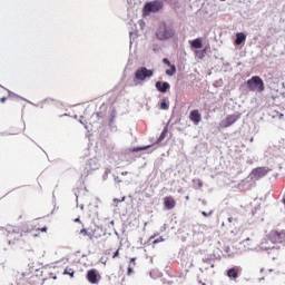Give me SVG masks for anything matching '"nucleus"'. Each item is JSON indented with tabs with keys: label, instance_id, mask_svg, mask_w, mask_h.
I'll return each instance as SVG.
<instances>
[{
	"label": "nucleus",
	"instance_id": "f257e3e1",
	"mask_svg": "<svg viewBox=\"0 0 285 285\" xmlns=\"http://www.w3.org/2000/svg\"><path fill=\"white\" fill-rule=\"evenodd\" d=\"M174 37L175 29L166 24V22H161L156 30V38L158 39V41H168V39H173Z\"/></svg>",
	"mask_w": 285,
	"mask_h": 285
},
{
	"label": "nucleus",
	"instance_id": "f03ea898",
	"mask_svg": "<svg viewBox=\"0 0 285 285\" xmlns=\"http://www.w3.org/2000/svg\"><path fill=\"white\" fill-rule=\"evenodd\" d=\"M246 88L250 92L262 94L264 92V81L259 76H253L250 79L246 80Z\"/></svg>",
	"mask_w": 285,
	"mask_h": 285
},
{
	"label": "nucleus",
	"instance_id": "7ed1b4c3",
	"mask_svg": "<svg viewBox=\"0 0 285 285\" xmlns=\"http://www.w3.org/2000/svg\"><path fill=\"white\" fill-rule=\"evenodd\" d=\"M160 10H164V2L161 0H154L144 6L142 12L145 16H148L151 12H159Z\"/></svg>",
	"mask_w": 285,
	"mask_h": 285
},
{
	"label": "nucleus",
	"instance_id": "20e7f679",
	"mask_svg": "<svg viewBox=\"0 0 285 285\" xmlns=\"http://www.w3.org/2000/svg\"><path fill=\"white\" fill-rule=\"evenodd\" d=\"M267 238L272 244H285V230L278 232L277 229H274L268 233Z\"/></svg>",
	"mask_w": 285,
	"mask_h": 285
},
{
	"label": "nucleus",
	"instance_id": "39448f33",
	"mask_svg": "<svg viewBox=\"0 0 285 285\" xmlns=\"http://www.w3.org/2000/svg\"><path fill=\"white\" fill-rule=\"evenodd\" d=\"M85 278L87 279V283L97 285L101 281V274H99V271L97 268H91L87 271L85 274Z\"/></svg>",
	"mask_w": 285,
	"mask_h": 285
},
{
	"label": "nucleus",
	"instance_id": "423d86ee",
	"mask_svg": "<svg viewBox=\"0 0 285 285\" xmlns=\"http://www.w3.org/2000/svg\"><path fill=\"white\" fill-rule=\"evenodd\" d=\"M242 118L240 112H234L232 115H227L223 121H220V128H229L234 122H237Z\"/></svg>",
	"mask_w": 285,
	"mask_h": 285
},
{
	"label": "nucleus",
	"instance_id": "0eeeda50",
	"mask_svg": "<svg viewBox=\"0 0 285 285\" xmlns=\"http://www.w3.org/2000/svg\"><path fill=\"white\" fill-rule=\"evenodd\" d=\"M151 77H154V73H134V79L131 80L129 86H142V83H145V80L150 79Z\"/></svg>",
	"mask_w": 285,
	"mask_h": 285
},
{
	"label": "nucleus",
	"instance_id": "6e6552de",
	"mask_svg": "<svg viewBox=\"0 0 285 285\" xmlns=\"http://www.w3.org/2000/svg\"><path fill=\"white\" fill-rule=\"evenodd\" d=\"M268 173H271V168L268 167H255L250 171V179L259 180L264 178Z\"/></svg>",
	"mask_w": 285,
	"mask_h": 285
},
{
	"label": "nucleus",
	"instance_id": "1a4fd4ad",
	"mask_svg": "<svg viewBox=\"0 0 285 285\" xmlns=\"http://www.w3.org/2000/svg\"><path fill=\"white\" fill-rule=\"evenodd\" d=\"M264 77L266 78V85H268V89H272V90L278 92V89H276V87L279 83H284V82L278 80V78H273V73H266V75H264Z\"/></svg>",
	"mask_w": 285,
	"mask_h": 285
},
{
	"label": "nucleus",
	"instance_id": "9d476101",
	"mask_svg": "<svg viewBox=\"0 0 285 285\" xmlns=\"http://www.w3.org/2000/svg\"><path fill=\"white\" fill-rule=\"evenodd\" d=\"M117 118V110L115 107H110V115L108 117V129L110 132H117V125H115V119Z\"/></svg>",
	"mask_w": 285,
	"mask_h": 285
},
{
	"label": "nucleus",
	"instance_id": "9b49d317",
	"mask_svg": "<svg viewBox=\"0 0 285 285\" xmlns=\"http://www.w3.org/2000/svg\"><path fill=\"white\" fill-rule=\"evenodd\" d=\"M154 88L156 89V91H158V94L165 95L170 90V82H168V81H156L154 83Z\"/></svg>",
	"mask_w": 285,
	"mask_h": 285
},
{
	"label": "nucleus",
	"instance_id": "f8f14e48",
	"mask_svg": "<svg viewBox=\"0 0 285 285\" xmlns=\"http://www.w3.org/2000/svg\"><path fill=\"white\" fill-rule=\"evenodd\" d=\"M242 272V267L234 266L225 269V276L229 279H237L239 278V273Z\"/></svg>",
	"mask_w": 285,
	"mask_h": 285
},
{
	"label": "nucleus",
	"instance_id": "ddd939ff",
	"mask_svg": "<svg viewBox=\"0 0 285 285\" xmlns=\"http://www.w3.org/2000/svg\"><path fill=\"white\" fill-rule=\"evenodd\" d=\"M177 206V200L173 196L163 197V208L166 210H173Z\"/></svg>",
	"mask_w": 285,
	"mask_h": 285
},
{
	"label": "nucleus",
	"instance_id": "4468645a",
	"mask_svg": "<svg viewBox=\"0 0 285 285\" xmlns=\"http://www.w3.org/2000/svg\"><path fill=\"white\" fill-rule=\"evenodd\" d=\"M100 167H101V165L99 164V159L97 157H95V158L87 160L85 170L95 171V170H99Z\"/></svg>",
	"mask_w": 285,
	"mask_h": 285
},
{
	"label": "nucleus",
	"instance_id": "2eb2a0df",
	"mask_svg": "<svg viewBox=\"0 0 285 285\" xmlns=\"http://www.w3.org/2000/svg\"><path fill=\"white\" fill-rule=\"evenodd\" d=\"M157 147H158V144L137 146V147L129 148V153L136 154V153L147 151L149 149L156 150Z\"/></svg>",
	"mask_w": 285,
	"mask_h": 285
},
{
	"label": "nucleus",
	"instance_id": "dca6fc26",
	"mask_svg": "<svg viewBox=\"0 0 285 285\" xmlns=\"http://www.w3.org/2000/svg\"><path fill=\"white\" fill-rule=\"evenodd\" d=\"M7 96L11 100H21V101H26V102H28V104H30V105H32L35 107H39V104H35V102H32V101H30V100H28V99L17 95V92L9 91V89H7Z\"/></svg>",
	"mask_w": 285,
	"mask_h": 285
},
{
	"label": "nucleus",
	"instance_id": "f3484780",
	"mask_svg": "<svg viewBox=\"0 0 285 285\" xmlns=\"http://www.w3.org/2000/svg\"><path fill=\"white\" fill-rule=\"evenodd\" d=\"M188 119H190V122H193V125L197 126L199 125V121L203 120V116L199 115V110L193 109L188 115Z\"/></svg>",
	"mask_w": 285,
	"mask_h": 285
},
{
	"label": "nucleus",
	"instance_id": "a211bd4d",
	"mask_svg": "<svg viewBox=\"0 0 285 285\" xmlns=\"http://www.w3.org/2000/svg\"><path fill=\"white\" fill-rule=\"evenodd\" d=\"M170 109V101L168 97H163L158 101V110H169Z\"/></svg>",
	"mask_w": 285,
	"mask_h": 285
},
{
	"label": "nucleus",
	"instance_id": "6ab92c4d",
	"mask_svg": "<svg viewBox=\"0 0 285 285\" xmlns=\"http://www.w3.org/2000/svg\"><path fill=\"white\" fill-rule=\"evenodd\" d=\"M156 235L149 237V239L145 243V246H150V245H157V244H160V243H164L166 242V239L164 238V236H159L158 238H156Z\"/></svg>",
	"mask_w": 285,
	"mask_h": 285
},
{
	"label": "nucleus",
	"instance_id": "aec40b11",
	"mask_svg": "<svg viewBox=\"0 0 285 285\" xmlns=\"http://www.w3.org/2000/svg\"><path fill=\"white\" fill-rule=\"evenodd\" d=\"M13 229H19V230L23 232V234H30V233H32V230H35V226H32L28 223H21V226L16 227Z\"/></svg>",
	"mask_w": 285,
	"mask_h": 285
},
{
	"label": "nucleus",
	"instance_id": "412c9836",
	"mask_svg": "<svg viewBox=\"0 0 285 285\" xmlns=\"http://www.w3.org/2000/svg\"><path fill=\"white\" fill-rule=\"evenodd\" d=\"M259 249H261L262 252H268V255H271V254H273L274 252L279 250L281 247H278V246L266 247V246H265V243L262 242V244L259 245Z\"/></svg>",
	"mask_w": 285,
	"mask_h": 285
},
{
	"label": "nucleus",
	"instance_id": "4be33fe9",
	"mask_svg": "<svg viewBox=\"0 0 285 285\" xmlns=\"http://www.w3.org/2000/svg\"><path fill=\"white\" fill-rule=\"evenodd\" d=\"M242 43H246V33L237 32L236 33V39H235V45L236 46H242Z\"/></svg>",
	"mask_w": 285,
	"mask_h": 285
},
{
	"label": "nucleus",
	"instance_id": "5701e85b",
	"mask_svg": "<svg viewBox=\"0 0 285 285\" xmlns=\"http://www.w3.org/2000/svg\"><path fill=\"white\" fill-rule=\"evenodd\" d=\"M191 48H195L196 50H200V48H204V42L202 38H196L191 41H189Z\"/></svg>",
	"mask_w": 285,
	"mask_h": 285
},
{
	"label": "nucleus",
	"instance_id": "b1692460",
	"mask_svg": "<svg viewBox=\"0 0 285 285\" xmlns=\"http://www.w3.org/2000/svg\"><path fill=\"white\" fill-rule=\"evenodd\" d=\"M163 63L169 67V69H166L165 72H177V67L170 63V60L168 58H164Z\"/></svg>",
	"mask_w": 285,
	"mask_h": 285
},
{
	"label": "nucleus",
	"instance_id": "393cba45",
	"mask_svg": "<svg viewBox=\"0 0 285 285\" xmlns=\"http://www.w3.org/2000/svg\"><path fill=\"white\" fill-rule=\"evenodd\" d=\"M83 117L80 116V120L78 122H80V125H82V127L85 128V130H87V134H90L92 131V127H95L96 122L92 124H87V121L82 120Z\"/></svg>",
	"mask_w": 285,
	"mask_h": 285
},
{
	"label": "nucleus",
	"instance_id": "a878e982",
	"mask_svg": "<svg viewBox=\"0 0 285 285\" xmlns=\"http://www.w3.org/2000/svg\"><path fill=\"white\" fill-rule=\"evenodd\" d=\"M160 277H164V273H160L158 269H151L149 271V278L151 279H158Z\"/></svg>",
	"mask_w": 285,
	"mask_h": 285
},
{
	"label": "nucleus",
	"instance_id": "bb28decb",
	"mask_svg": "<svg viewBox=\"0 0 285 285\" xmlns=\"http://www.w3.org/2000/svg\"><path fill=\"white\" fill-rule=\"evenodd\" d=\"M191 181H193V189L195 190H199L204 186L203 180H200L199 178H193Z\"/></svg>",
	"mask_w": 285,
	"mask_h": 285
},
{
	"label": "nucleus",
	"instance_id": "cd10ccee",
	"mask_svg": "<svg viewBox=\"0 0 285 285\" xmlns=\"http://www.w3.org/2000/svg\"><path fill=\"white\" fill-rule=\"evenodd\" d=\"M7 233L13 234V235H19V238L23 237V232H21V229H19V228H11V229L7 230Z\"/></svg>",
	"mask_w": 285,
	"mask_h": 285
},
{
	"label": "nucleus",
	"instance_id": "c85d7f7f",
	"mask_svg": "<svg viewBox=\"0 0 285 285\" xmlns=\"http://www.w3.org/2000/svg\"><path fill=\"white\" fill-rule=\"evenodd\" d=\"M97 130L99 131V137H101V138L108 137V134H106V131L104 130V125L97 127Z\"/></svg>",
	"mask_w": 285,
	"mask_h": 285
},
{
	"label": "nucleus",
	"instance_id": "c756f323",
	"mask_svg": "<svg viewBox=\"0 0 285 285\" xmlns=\"http://www.w3.org/2000/svg\"><path fill=\"white\" fill-rule=\"evenodd\" d=\"M126 202V196H121V198H112V204L117 207L118 204Z\"/></svg>",
	"mask_w": 285,
	"mask_h": 285
},
{
	"label": "nucleus",
	"instance_id": "7c9ffc66",
	"mask_svg": "<svg viewBox=\"0 0 285 285\" xmlns=\"http://www.w3.org/2000/svg\"><path fill=\"white\" fill-rule=\"evenodd\" d=\"M80 235L85 236V237H89V239H92V233L87 232V229L82 228L80 229Z\"/></svg>",
	"mask_w": 285,
	"mask_h": 285
},
{
	"label": "nucleus",
	"instance_id": "2f4dec72",
	"mask_svg": "<svg viewBox=\"0 0 285 285\" xmlns=\"http://www.w3.org/2000/svg\"><path fill=\"white\" fill-rule=\"evenodd\" d=\"M94 117H97V120H104L106 115L104 114V111H97L92 115Z\"/></svg>",
	"mask_w": 285,
	"mask_h": 285
},
{
	"label": "nucleus",
	"instance_id": "473e14b6",
	"mask_svg": "<svg viewBox=\"0 0 285 285\" xmlns=\"http://www.w3.org/2000/svg\"><path fill=\"white\" fill-rule=\"evenodd\" d=\"M167 136L164 135H158V138H156V140H154V142H151L153 145H159L160 142H163L166 139Z\"/></svg>",
	"mask_w": 285,
	"mask_h": 285
},
{
	"label": "nucleus",
	"instance_id": "72a5a7b5",
	"mask_svg": "<svg viewBox=\"0 0 285 285\" xmlns=\"http://www.w3.org/2000/svg\"><path fill=\"white\" fill-rule=\"evenodd\" d=\"M62 274L68 275L69 277H73L75 272L72 268L67 267V268H65Z\"/></svg>",
	"mask_w": 285,
	"mask_h": 285
},
{
	"label": "nucleus",
	"instance_id": "f704fd0d",
	"mask_svg": "<svg viewBox=\"0 0 285 285\" xmlns=\"http://www.w3.org/2000/svg\"><path fill=\"white\" fill-rule=\"evenodd\" d=\"M216 258V255L209 254L207 257L203 258V263H209Z\"/></svg>",
	"mask_w": 285,
	"mask_h": 285
},
{
	"label": "nucleus",
	"instance_id": "c9c22d12",
	"mask_svg": "<svg viewBox=\"0 0 285 285\" xmlns=\"http://www.w3.org/2000/svg\"><path fill=\"white\" fill-rule=\"evenodd\" d=\"M136 72H153V69H148L146 67H140L136 70Z\"/></svg>",
	"mask_w": 285,
	"mask_h": 285
},
{
	"label": "nucleus",
	"instance_id": "e433bc0d",
	"mask_svg": "<svg viewBox=\"0 0 285 285\" xmlns=\"http://www.w3.org/2000/svg\"><path fill=\"white\" fill-rule=\"evenodd\" d=\"M227 223H228V224H232V226H235V225H237V218L227 217Z\"/></svg>",
	"mask_w": 285,
	"mask_h": 285
},
{
	"label": "nucleus",
	"instance_id": "4c0bfd02",
	"mask_svg": "<svg viewBox=\"0 0 285 285\" xmlns=\"http://www.w3.org/2000/svg\"><path fill=\"white\" fill-rule=\"evenodd\" d=\"M220 87H223V79H218L214 81V88H220Z\"/></svg>",
	"mask_w": 285,
	"mask_h": 285
},
{
	"label": "nucleus",
	"instance_id": "58836bf2",
	"mask_svg": "<svg viewBox=\"0 0 285 285\" xmlns=\"http://www.w3.org/2000/svg\"><path fill=\"white\" fill-rule=\"evenodd\" d=\"M202 215H203V217H205V218H209L212 215H214V210H209V213H207V212H202Z\"/></svg>",
	"mask_w": 285,
	"mask_h": 285
},
{
	"label": "nucleus",
	"instance_id": "ea45409f",
	"mask_svg": "<svg viewBox=\"0 0 285 285\" xmlns=\"http://www.w3.org/2000/svg\"><path fill=\"white\" fill-rule=\"evenodd\" d=\"M159 136H168V125H166L165 127H163V131H160Z\"/></svg>",
	"mask_w": 285,
	"mask_h": 285
},
{
	"label": "nucleus",
	"instance_id": "a19ab883",
	"mask_svg": "<svg viewBox=\"0 0 285 285\" xmlns=\"http://www.w3.org/2000/svg\"><path fill=\"white\" fill-rule=\"evenodd\" d=\"M108 174H110V169L106 168V170L104 171V176H102L104 181H106L108 179Z\"/></svg>",
	"mask_w": 285,
	"mask_h": 285
},
{
	"label": "nucleus",
	"instance_id": "79ce46f5",
	"mask_svg": "<svg viewBox=\"0 0 285 285\" xmlns=\"http://www.w3.org/2000/svg\"><path fill=\"white\" fill-rule=\"evenodd\" d=\"M131 275H134V267L129 265V267H127V276H131Z\"/></svg>",
	"mask_w": 285,
	"mask_h": 285
},
{
	"label": "nucleus",
	"instance_id": "37998d69",
	"mask_svg": "<svg viewBox=\"0 0 285 285\" xmlns=\"http://www.w3.org/2000/svg\"><path fill=\"white\" fill-rule=\"evenodd\" d=\"M195 79H196L195 73L188 75V80L195 81Z\"/></svg>",
	"mask_w": 285,
	"mask_h": 285
},
{
	"label": "nucleus",
	"instance_id": "c03bdc74",
	"mask_svg": "<svg viewBox=\"0 0 285 285\" xmlns=\"http://www.w3.org/2000/svg\"><path fill=\"white\" fill-rule=\"evenodd\" d=\"M259 209H261L259 205L255 206V208H253V215H255L257 212H259Z\"/></svg>",
	"mask_w": 285,
	"mask_h": 285
},
{
	"label": "nucleus",
	"instance_id": "a18cd8bd",
	"mask_svg": "<svg viewBox=\"0 0 285 285\" xmlns=\"http://www.w3.org/2000/svg\"><path fill=\"white\" fill-rule=\"evenodd\" d=\"M49 100H50V101H55V99L46 98V99L41 100L39 104H48Z\"/></svg>",
	"mask_w": 285,
	"mask_h": 285
},
{
	"label": "nucleus",
	"instance_id": "49530a36",
	"mask_svg": "<svg viewBox=\"0 0 285 285\" xmlns=\"http://www.w3.org/2000/svg\"><path fill=\"white\" fill-rule=\"evenodd\" d=\"M119 257V250H115V253H112V259Z\"/></svg>",
	"mask_w": 285,
	"mask_h": 285
},
{
	"label": "nucleus",
	"instance_id": "de8ad7c7",
	"mask_svg": "<svg viewBox=\"0 0 285 285\" xmlns=\"http://www.w3.org/2000/svg\"><path fill=\"white\" fill-rule=\"evenodd\" d=\"M47 230H48V227H46V226L39 228V232H41V233H46Z\"/></svg>",
	"mask_w": 285,
	"mask_h": 285
},
{
	"label": "nucleus",
	"instance_id": "09e8293b",
	"mask_svg": "<svg viewBox=\"0 0 285 285\" xmlns=\"http://www.w3.org/2000/svg\"><path fill=\"white\" fill-rule=\"evenodd\" d=\"M114 180H115V184H120L121 183V180H119V177H117V176H114Z\"/></svg>",
	"mask_w": 285,
	"mask_h": 285
},
{
	"label": "nucleus",
	"instance_id": "8fccbe9b",
	"mask_svg": "<svg viewBox=\"0 0 285 285\" xmlns=\"http://www.w3.org/2000/svg\"><path fill=\"white\" fill-rule=\"evenodd\" d=\"M129 263L136 265V257H131V258L129 259Z\"/></svg>",
	"mask_w": 285,
	"mask_h": 285
},
{
	"label": "nucleus",
	"instance_id": "3c124183",
	"mask_svg": "<svg viewBox=\"0 0 285 285\" xmlns=\"http://www.w3.org/2000/svg\"><path fill=\"white\" fill-rule=\"evenodd\" d=\"M207 50H208V48H204V49L202 50L200 57H204V55H206Z\"/></svg>",
	"mask_w": 285,
	"mask_h": 285
},
{
	"label": "nucleus",
	"instance_id": "603ef678",
	"mask_svg": "<svg viewBox=\"0 0 285 285\" xmlns=\"http://www.w3.org/2000/svg\"><path fill=\"white\" fill-rule=\"evenodd\" d=\"M278 87H283V88H285V82H281V83H278V85L276 86V90H278Z\"/></svg>",
	"mask_w": 285,
	"mask_h": 285
},
{
	"label": "nucleus",
	"instance_id": "864d4df0",
	"mask_svg": "<svg viewBox=\"0 0 285 285\" xmlns=\"http://www.w3.org/2000/svg\"><path fill=\"white\" fill-rule=\"evenodd\" d=\"M7 101V97H1L0 98V104H4Z\"/></svg>",
	"mask_w": 285,
	"mask_h": 285
},
{
	"label": "nucleus",
	"instance_id": "5fc2aeb1",
	"mask_svg": "<svg viewBox=\"0 0 285 285\" xmlns=\"http://www.w3.org/2000/svg\"><path fill=\"white\" fill-rule=\"evenodd\" d=\"M73 223L80 224V217H76V218L73 219Z\"/></svg>",
	"mask_w": 285,
	"mask_h": 285
},
{
	"label": "nucleus",
	"instance_id": "6e6d98bb",
	"mask_svg": "<svg viewBox=\"0 0 285 285\" xmlns=\"http://www.w3.org/2000/svg\"><path fill=\"white\" fill-rule=\"evenodd\" d=\"M19 132L16 134H7V132H0L1 136H7V135H18Z\"/></svg>",
	"mask_w": 285,
	"mask_h": 285
},
{
	"label": "nucleus",
	"instance_id": "4d7b16f0",
	"mask_svg": "<svg viewBox=\"0 0 285 285\" xmlns=\"http://www.w3.org/2000/svg\"><path fill=\"white\" fill-rule=\"evenodd\" d=\"M60 161L62 160L61 159L50 160V163H53V164H59Z\"/></svg>",
	"mask_w": 285,
	"mask_h": 285
},
{
	"label": "nucleus",
	"instance_id": "13d9d810",
	"mask_svg": "<svg viewBox=\"0 0 285 285\" xmlns=\"http://www.w3.org/2000/svg\"><path fill=\"white\" fill-rule=\"evenodd\" d=\"M166 274L169 276V277H174V275L170 273V271L166 269Z\"/></svg>",
	"mask_w": 285,
	"mask_h": 285
},
{
	"label": "nucleus",
	"instance_id": "bf43d9fd",
	"mask_svg": "<svg viewBox=\"0 0 285 285\" xmlns=\"http://www.w3.org/2000/svg\"><path fill=\"white\" fill-rule=\"evenodd\" d=\"M129 175V171H121V176Z\"/></svg>",
	"mask_w": 285,
	"mask_h": 285
},
{
	"label": "nucleus",
	"instance_id": "052dcab7",
	"mask_svg": "<svg viewBox=\"0 0 285 285\" xmlns=\"http://www.w3.org/2000/svg\"><path fill=\"white\" fill-rule=\"evenodd\" d=\"M166 75H168V77H175V75L177 73H166Z\"/></svg>",
	"mask_w": 285,
	"mask_h": 285
},
{
	"label": "nucleus",
	"instance_id": "680f3d73",
	"mask_svg": "<svg viewBox=\"0 0 285 285\" xmlns=\"http://www.w3.org/2000/svg\"><path fill=\"white\" fill-rule=\"evenodd\" d=\"M17 243H14L13 240H9V245H14Z\"/></svg>",
	"mask_w": 285,
	"mask_h": 285
},
{
	"label": "nucleus",
	"instance_id": "e2e57ef3",
	"mask_svg": "<svg viewBox=\"0 0 285 285\" xmlns=\"http://www.w3.org/2000/svg\"><path fill=\"white\" fill-rule=\"evenodd\" d=\"M60 117H69V115L68 114H62V115H60Z\"/></svg>",
	"mask_w": 285,
	"mask_h": 285
},
{
	"label": "nucleus",
	"instance_id": "0e129e2a",
	"mask_svg": "<svg viewBox=\"0 0 285 285\" xmlns=\"http://www.w3.org/2000/svg\"><path fill=\"white\" fill-rule=\"evenodd\" d=\"M225 253H229V247H225Z\"/></svg>",
	"mask_w": 285,
	"mask_h": 285
},
{
	"label": "nucleus",
	"instance_id": "69168bd1",
	"mask_svg": "<svg viewBox=\"0 0 285 285\" xmlns=\"http://www.w3.org/2000/svg\"><path fill=\"white\" fill-rule=\"evenodd\" d=\"M246 242H250V238L248 237V238L244 239V243H246Z\"/></svg>",
	"mask_w": 285,
	"mask_h": 285
},
{
	"label": "nucleus",
	"instance_id": "338daca9",
	"mask_svg": "<svg viewBox=\"0 0 285 285\" xmlns=\"http://www.w3.org/2000/svg\"><path fill=\"white\" fill-rule=\"evenodd\" d=\"M101 264L106 265V261H104V258H101Z\"/></svg>",
	"mask_w": 285,
	"mask_h": 285
},
{
	"label": "nucleus",
	"instance_id": "774afa93",
	"mask_svg": "<svg viewBox=\"0 0 285 285\" xmlns=\"http://www.w3.org/2000/svg\"><path fill=\"white\" fill-rule=\"evenodd\" d=\"M283 205H285V198H283Z\"/></svg>",
	"mask_w": 285,
	"mask_h": 285
}]
</instances>
